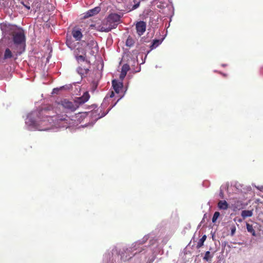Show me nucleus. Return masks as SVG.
<instances>
[{
	"mask_svg": "<svg viewBox=\"0 0 263 263\" xmlns=\"http://www.w3.org/2000/svg\"><path fill=\"white\" fill-rule=\"evenodd\" d=\"M71 34L77 41H80L83 37L81 30L77 27H74L72 29Z\"/></svg>",
	"mask_w": 263,
	"mask_h": 263,
	"instance_id": "obj_9",
	"label": "nucleus"
},
{
	"mask_svg": "<svg viewBox=\"0 0 263 263\" xmlns=\"http://www.w3.org/2000/svg\"><path fill=\"white\" fill-rule=\"evenodd\" d=\"M112 86L115 92L119 93L120 90L123 88V83L119 82L116 80H113L112 81Z\"/></svg>",
	"mask_w": 263,
	"mask_h": 263,
	"instance_id": "obj_10",
	"label": "nucleus"
},
{
	"mask_svg": "<svg viewBox=\"0 0 263 263\" xmlns=\"http://www.w3.org/2000/svg\"><path fill=\"white\" fill-rule=\"evenodd\" d=\"M100 10L101 8L99 7H96L92 9H90L86 12L84 15V18H87L97 14L100 11Z\"/></svg>",
	"mask_w": 263,
	"mask_h": 263,
	"instance_id": "obj_11",
	"label": "nucleus"
},
{
	"mask_svg": "<svg viewBox=\"0 0 263 263\" xmlns=\"http://www.w3.org/2000/svg\"><path fill=\"white\" fill-rule=\"evenodd\" d=\"M129 69H130V67L128 64H125L122 66L121 74L120 75V78L121 80H123L125 78V77L126 76V75L127 74V71Z\"/></svg>",
	"mask_w": 263,
	"mask_h": 263,
	"instance_id": "obj_13",
	"label": "nucleus"
},
{
	"mask_svg": "<svg viewBox=\"0 0 263 263\" xmlns=\"http://www.w3.org/2000/svg\"><path fill=\"white\" fill-rule=\"evenodd\" d=\"M121 16L116 13H111L105 18L102 24L98 26L97 30L108 32L116 28L120 22Z\"/></svg>",
	"mask_w": 263,
	"mask_h": 263,
	"instance_id": "obj_4",
	"label": "nucleus"
},
{
	"mask_svg": "<svg viewBox=\"0 0 263 263\" xmlns=\"http://www.w3.org/2000/svg\"><path fill=\"white\" fill-rule=\"evenodd\" d=\"M133 2H134L135 4L133 6L132 8L130 9V10H135V9H137L139 6V5H140L139 2L136 3V1L135 0H134Z\"/></svg>",
	"mask_w": 263,
	"mask_h": 263,
	"instance_id": "obj_24",
	"label": "nucleus"
},
{
	"mask_svg": "<svg viewBox=\"0 0 263 263\" xmlns=\"http://www.w3.org/2000/svg\"><path fill=\"white\" fill-rule=\"evenodd\" d=\"M241 216L243 219L247 217H251L253 215V212L251 210H243L241 213Z\"/></svg>",
	"mask_w": 263,
	"mask_h": 263,
	"instance_id": "obj_15",
	"label": "nucleus"
},
{
	"mask_svg": "<svg viewBox=\"0 0 263 263\" xmlns=\"http://www.w3.org/2000/svg\"><path fill=\"white\" fill-rule=\"evenodd\" d=\"M148 235H145L141 240L133 243L130 247L127 249L126 254L130 253L132 256H134L137 253L144 251L145 246H143V245L148 240Z\"/></svg>",
	"mask_w": 263,
	"mask_h": 263,
	"instance_id": "obj_6",
	"label": "nucleus"
},
{
	"mask_svg": "<svg viewBox=\"0 0 263 263\" xmlns=\"http://www.w3.org/2000/svg\"><path fill=\"white\" fill-rule=\"evenodd\" d=\"M124 256H121V257L123 259Z\"/></svg>",
	"mask_w": 263,
	"mask_h": 263,
	"instance_id": "obj_34",
	"label": "nucleus"
},
{
	"mask_svg": "<svg viewBox=\"0 0 263 263\" xmlns=\"http://www.w3.org/2000/svg\"><path fill=\"white\" fill-rule=\"evenodd\" d=\"M12 57V53L11 51L9 48H7L5 50L4 58V59H10Z\"/></svg>",
	"mask_w": 263,
	"mask_h": 263,
	"instance_id": "obj_19",
	"label": "nucleus"
},
{
	"mask_svg": "<svg viewBox=\"0 0 263 263\" xmlns=\"http://www.w3.org/2000/svg\"><path fill=\"white\" fill-rule=\"evenodd\" d=\"M89 98V94L86 91L83 93L82 96L76 98L73 102L69 101L67 99H64L61 101V104L64 108L69 111H74L80 105L86 102Z\"/></svg>",
	"mask_w": 263,
	"mask_h": 263,
	"instance_id": "obj_5",
	"label": "nucleus"
},
{
	"mask_svg": "<svg viewBox=\"0 0 263 263\" xmlns=\"http://www.w3.org/2000/svg\"><path fill=\"white\" fill-rule=\"evenodd\" d=\"M236 232V228L235 226H232L231 228V236H233Z\"/></svg>",
	"mask_w": 263,
	"mask_h": 263,
	"instance_id": "obj_25",
	"label": "nucleus"
},
{
	"mask_svg": "<svg viewBox=\"0 0 263 263\" xmlns=\"http://www.w3.org/2000/svg\"><path fill=\"white\" fill-rule=\"evenodd\" d=\"M260 191L263 192V185L261 186H255Z\"/></svg>",
	"mask_w": 263,
	"mask_h": 263,
	"instance_id": "obj_26",
	"label": "nucleus"
},
{
	"mask_svg": "<svg viewBox=\"0 0 263 263\" xmlns=\"http://www.w3.org/2000/svg\"><path fill=\"white\" fill-rule=\"evenodd\" d=\"M206 238V236L205 235H204L198 241L197 244V248L198 249L201 248L204 243V242L205 241V239Z\"/></svg>",
	"mask_w": 263,
	"mask_h": 263,
	"instance_id": "obj_20",
	"label": "nucleus"
},
{
	"mask_svg": "<svg viewBox=\"0 0 263 263\" xmlns=\"http://www.w3.org/2000/svg\"><path fill=\"white\" fill-rule=\"evenodd\" d=\"M114 96V93L113 91H111L110 95H109V97L110 98H112Z\"/></svg>",
	"mask_w": 263,
	"mask_h": 263,
	"instance_id": "obj_30",
	"label": "nucleus"
},
{
	"mask_svg": "<svg viewBox=\"0 0 263 263\" xmlns=\"http://www.w3.org/2000/svg\"><path fill=\"white\" fill-rule=\"evenodd\" d=\"M219 215L220 213L218 212H215L212 218V222H215L218 218L219 217Z\"/></svg>",
	"mask_w": 263,
	"mask_h": 263,
	"instance_id": "obj_23",
	"label": "nucleus"
},
{
	"mask_svg": "<svg viewBox=\"0 0 263 263\" xmlns=\"http://www.w3.org/2000/svg\"><path fill=\"white\" fill-rule=\"evenodd\" d=\"M161 43V41L159 40H155L153 41L152 44L151 46V49H153L158 47Z\"/></svg>",
	"mask_w": 263,
	"mask_h": 263,
	"instance_id": "obj_22",
	"label": "nucleus"
},
{
	"mask_svg": "<svg viewBox=\"0 0 263 263\" xmlns=\"http://www.w3.org/2000/svg\"><path fill=\"white\" fill-rule=\"evenodd\" d=\"M37 119L32 122V125L41 131L49 129L52 125V118L54 116V111L51 106L40 109L36 114Z\"/></svg>",
	"mask_w": 263,
	"mask_h": 263,
	"instance_id": "obj_2",
	"label": "nucleus"
},
{
	"mask_svg": "<svg viewBox=\"0 0 263 263\" xmlns=\"http://www.w3.org/2000/svg\"><path fill=\"white\" fill-rule=\"evenodd\" d=\"M97 43L94 40H91L86 43L84 41L81 43V46L77 48L74 51V57L78 63L80 62H85L88 64H90L89 60L87 58L86 50L89 49L90 50V54L94 55L95 51L98 50Z\"/></svg>",
	"mask_w": 263,
	"mask_h": 263,
	"instance_id": "obj_3",
	"label": "nucleus"
},
{
	"mask_svg": "<svg viewBox=\"0 0 263 263\" xmlns=\"http://www.w3.org/2000/svg\"><path fill=\"white\" fill-rule=\"evenodd\" d=\"M118 251L116 248H114L111 251L105 253L104 256V261L106 263H113L119 258Z\"/></svg>",
	"mask_w": 263,
	"mask_h": 263,
	"instance_id": "obj_7",
	"label": "nucleus"
},
{
	"mask_svg": "<svg viewBox=\"0 0 263 263\" xmlns=\"http://www.w3.org/2000/svg\"><path fill=\"white\" fill-rule=\"evenodd\" d=\"M134 40L131 36H129L126 40V45L129 47H131L134 46Z\"/></svg>",
	"mask_w": 263,
	"mask_h": 263,
	"instance_id": "obj_18",
	"label": "nucleus"
},
{
	"mask_svg": "<svg viewBox=\"0 0 263 263\" xmlns=\"http://www.w3.org/2000/svg\"><path fill=\"white\" fill-rule=\"evenodd\" d=\"M88 71H89V69L88 68H83L82 67L80 66V67H78V68H77V71L80 74H86Z\"/></svg>",
	"mask_w": 263,
	"mask_h": 263,
	"instance_id": "obj_21",
	"label": "nucleus"
},
{
	"mask_svg": "<svg viewBox=\"0 0 263 263\" xmlns=\"http://www.w3.org/2000/svg\"><path fill=\"white\" fill-rule=\"evenodd\" d=\"M66 44L67 46L71 50L74 49L76 47V44L79 45V43H75L71 38V36L68 37L67 36Z\"/></svg>",
	"mask_w": 263,
	"mask_h": 263,
	"instance_id": "obj_12",
	"label": "nucleus"
},
{
	"mask_svg": "<svg viewBox=\"0 0 263 263\" xmlns=\"http://www.w3.org/2000/svg\"><path fill=\"white\" fill-rule=\"evenodd\" d=\"M218 207L220 210H226L228 209L229 205L226 200H220L218 203Z\"/></svg>",
	"mask_w": 263,
	"mask_h": 263,
	"instance_id": "obj_14",
	"label": "nucleus"
},
{
	"mask_svg": "<svg viewBox=\"0 0 263 263\" xmlns=\"http://www.w3.org/2000/svg\"><path fill=\"white\" fill-rule=\"evenodd\" d=\"M237 221H238V222H241L242 220V219H238V220H237Z\"/></svg>",
	"mask_w": 263,
	"mask_h": 263,
	"instance_id": "obj_32",
	"label": "nucleus"
},
{
	"mask_svg": "<svg viewBox=\"0 0 263 263\" xmlns=\"http://www.w3.org/2000/svg\"><path fill=\"white\" fill-rule=\"evenodd\" d=\"M219 196H220L221 198H223V193L222 192V191H220V192L219 193Z\"/></svg>",
	"mask_w": 263,
	"mask_h": 263,
	"instance_id": "obj_28",
	"label": "nucleus"
},
{
	"mask_svg": "<svg viewBox=\"0 0 263 263\" xmlns=\"http://www.w3.org/2000/svg\"><path fill=\"white\" fill-rule=\"evenodd\" d=\"M23 5L24 6V7L25 8H26L28 10H29L30 9V7L28 5H25L24 4H23Z\"/></svg>",
	"mask_w": 263,
	"mask_h": 263,
	"instance_id": "obj_29",
	"label": "nucleus"
},
{
	"mask_svg": "<svg viewBox=\"0 0 263 263\" xmlns=\"http://www.w3.org/2000/svg\"><path fill=\"white\" fill-rule=\"evenodd\" d=\"M246 227L248 232L251 233L253 236H256V233L252 225L247 223Z\"/></svg>",
	"mask_w": 263,
	"mask_h": 263,
	"instance_id": "obj_16",
	"label": "nucleus"
},
{
	"mask_svg": "<svg viewBox=\"0 0 263 263\" xmlns=\"http://www.w3.org/2000/svg\"><path fill=\"white\" fill-rule=\"evenodd\" d=\"M130 258H132V256H130V254H129V257H128V258L127 259H129Z\"/></svg>",
	"mask_w": 263,
	"mask_h": 263,
	"instance_id": "obj_33",
	"label": "nucleus"
},
{
	"mask_svg": "<svg viewBox=\"0 0 263 263\" xmlns=\"http://www.w3.org/2000/svg\"><path fill=\"white\" fill-rule=\"evenodd\" d=\"M146 24L144 21H139L136 24L137 32L139 36L142 35L146 30Z\"/></svg>",
	"mask_w": 263,
	"mask_h": 263,
	"instance_id": "obj_8",
	"label": "nucleus"
},
{
	"mask_svg": "<svg viewBox=\"0 0 263 263\" xmlns=\"http://www.w3.org/2000/svg\"><path fill=\"white\" fill-rule=\"evenodd\" d=\"M1 28L5 37L8 35L12 36L13 44L10 47L14 54L17 55L24 51L26 37L22 29L17 28L15 25L6 24H2Z\"/></svg>",
	"mask_w": 263,
	"mask_h": 263,
	"instance_id": "obj_1",
	"label": "nucleus"
},
{
	"mask_svg": "<svg viewBox=\"0 0 263 263\" xmlns=\"http://www.w3.org/2000/svg\"><path fill=\"white\" fill-rule=\"evenodd\" d=\"M150 241H151V244L153 245L156 242V240H154V239L151 240Z\"/></svg>",
	"mask_w": 263,
	"mask_h": 263,
	"instance_id": "obj_31",
	"label": "nucleus"
},
{
	"mask_svg": "<svg viewBox=\"0 0 263 263\" xmlns=\"http://www.w3.org/2000/svg\"><path fill=\"white\" fill-rule=\"evenodd\" d=\"M89 28H91V29L95 28L97 30V28H98V26L96 27L95 25L91 24V25H90Z\"/></svg>",
	"mask_w": 263,
	"mask_h": 263,
	"instance_id": "obj_27",
	"label": "nucleus"
},
{
	"mask_svg": "<svg viewBox=\"0 0 263 263\" xmlns=\"http://www.w3.org/2000/svg\"><path fill=\"white\" fill-rule=\"evenodd\" d=\"M213 256L214 253L211 254L210 251H206L205 253L204 256L203 257V260L206 261H211Z\"/></svg>",
	"mask_w": 263,
	"mask_h": 263,
	"instance_id": "obj_17",
	"label": "nucleus"
}]
</instances>
